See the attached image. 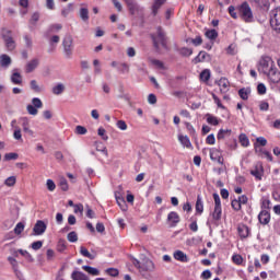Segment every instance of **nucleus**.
Segmentation results:
<instances>
[{"mask_svg":"<svg viewBox=\"0 0 280 280\" xmlns=\"http://www.w3.org/2000/svg\"><path fill=\"white\" fill-rule=\"evenodd\" d=\"M258 72L267 75L268 82H270V84H279L280 71L275 65L272 58L268 56L262 57L258 65Z\"/></svg>","mask_w":280,"mask_h":280,"instance_id":"f257e3e1","label":"nucleus"},{"mask_svg":"<svg viewBox=\"0 0 280 280\" xmlns=\"http://www.w3.org/2000/svg\"><path fill=\"white\" fill-rule=\"evenodd\" d=\"M131 264L139 270L141 277L147 280L152 279V273L156 270V265H154V261H152L150 258H144L142 261H140L137 258H131Z\"/></svg>","mask_w":280,"mask_h":280,"instance_id":"f03ea898","label":"nucleus"},{"mask_svg":"<svg viewBox=\"0 0 280 280\" xmlns=\"http://www.w3.org/2000/svg\"><path fill=\"white\" fill-rule=\"evenodd\" d=\"M151 38L153 40L154 48L159 51L161 47L163 49H167V37L165 36V32H163V28L159 26L156 28V33L151 35Z\"/></svg>","mask_w":280,"mask_h":280,"instance_id":"7ed1b4c3","label":"nucleus"},{"mask_svg":"<svg viewBox=\"0 0 280 280\" xmlns=\"http://www.w3.org/2000/svg\"><path fill=\"white\" fill-rule=\"evenodd\" d=\"M0 35L8 51H14L16 49V40L12 37V31L8 27H2Z\"/></svg>","mask_w":280,"mask_h":280,"instance_id":"20e7f679","label":"nucleus"},{"mask_svg":"<svg viewBox=\"0 0 280 280\" xmlns=\"http://www.w3.org/2000/svg\"><path fill=\"white\" fill-rule=\"evenodd\" d=\"M238 16L245 23H253L255 21V16L253 15V9L248 2H243L241 5L237 7Z\"/></svg>","mask_w":280,"mask_h":280,"instance_id":"39448f33","label":"nucleus"},{"mask_svg":"<svg viewBox=\"0 0 280 280\" xmlns=\"http://www.w3.org/2000/svg\"><path fill=\"white\" fill-rule=\"evenodd\" d=\"M131 16H143V7L139 5L135 0H124Z\"/></svg>","mask_w":280,"mask_h":280,"instance_id":"423d86ee","label":"nucleus"},{"mask_svg":"<svg viewBox=\"0 0 280 280\" xmlns=\"http://www.w3.org/2000/svg\"><path fill=\"white\" fill-rule=\"evenodd\" d=\"M270 25L277 34H280V7L270 11Z\"/></svg>","mask_w":280,"mask_h":280,"instance_id":"0eeeda50","label":"nucleus"},{"mask_svg":"<svg viewBox=\"0 0 280 280\" xmlns=\"http://www.w3.org/2000/svg\"><path fill=\"white\" fill-rule=\"evenodd\" d=\"M62 47L66 58H71V56H73V37H71V35L63 38Z\"/></svg>","mask_w":280,"mask_h":280,"instance_id":"6e6552de","label":"nucleus"},{"mask_svg":"<svg viewBox=\"0 0 280 280\" xmlns=\"http://www.w3.org/2000/svg\"><path fill=\"white\" fill-rule=\"evenodd\" d=\"M250 174L256 178V180H261V178H264V164H261V162H257L250 170Z\"/></svg>","mask_w":280,"mask_h":280,"instance_id":"1a4fd4ad","label":"nucleus"},{"mask_svg":"<svg viewBox=\"0 0 280 280\" xmlns=\"http://www.w3.org/2000/svg\"><path fill=\"white\" fill-rule=\"evenodd\" d=\"M33 231H34L35 235H43V233H45L47 231V223L43 220H38L35 223Z\"/></svg>","mask_w":280,"mask_h":280,"instance_id":"9d476101","label":"nucleus"},{"mask_svg":"<svg viewBox=\"0 0 280 280\" xmlns=\"http://www.w3.org/2000/svg\"><path fill=\"white\" fill-rule=\"evenodd\" d=\"M38 65H40V60H38V58L31 59L25 65V73H33V71H36L38 68Z\"/></svg>","mask_w":280,"mask_h":280,"instance_id":"9b49d317","label":"nucleus"},{"mask_svg":"<svg viewBox=\"0 0 280 280\" xmlns=\"http://www.w3.org/2000/svg\"><path fill=\"white\" fill-rule=\"evenodd\" d=\"M217 84L221 93H229V90L231 89V83L229 82V79L221 78L219 81H217Z\"/></svg>","mask_w":280,"mask_h":280,"instance_id":"f8f14e48","label":"nucleus"},{"mask_svg":"<svg viewBox=\"0 0 280 280\" xmlns=\"http://www.w3.org/2000/svg\"><path fill=\"white\" fill-rule=\"evenodd\" d=\"M173 257H174V259H176V261H180L182 264L189 262V257L187 256V254H185L180 249L175 250L174 254H173Z\"/></svg>","mask_w":280,"mask_h":280,"instance_id":"ddd939ff","label":"nucleus"},{"mask_svg":"<svg viewBox=\"0 0 280 280\" xmlns=\"http://www.w3.org/2000/svg\"><path fill=\"white\" fill-rule=\"evenodd\" d=\"M12 84L21 86L23 84V77L19 73V69H13L10 78Z\"/></svg>","mask_w":280,"mask_h":280,"instance_id":"4468645a","label":"nucleus"},{"mask_svg":"<svg viewBox=\"0 0 280 280\" xmlns=\"http://www.w3.org/2000/svg\"><path fill=\"white\" fill-rule=\"evenodd\" d=\"M20 122L22 124L23 131L26 132V135H30V137H34V131L30 129V119L27 117L20 118Z\"/></svg>","mask_w":280,"mask_h":280,"instance_id":"2eb2a0df","label":"nucleus"},{"mask_svg":"<svg viewBox=\"0 0 280 280\" xmlns=\"http://www.w3.org/2000/svg\"><path fill=\"white\" fill-rule=\"evenodd\" d=\"M258 220L260 224H270V212L268 210H261L258 214Z\"/></svg>","mask_w":280,"mask_h":280,"instance_id":"dca6fc26","label":"nucleus"},{"mask_svg":"<svg viewBox=\"0 0 280 280\" xmlns=\"http://www.w3.org/2000/svg\"><path fill=\"white\" fill-rule=\"evenodd\" d=\"M237 231H238V235H240L241 240H246V237H248V235H250V229L247 228V225H245V224H240L237 226Z\"/></svg>","mask_w":280,"mask_h":280,"instance_id":"f3484780","label":"nucleus"},{"mask_svg":"<svg viewBox=\"0 0 280 280\" xmlns=\"http://www.w3.org/2000/svg\"><path fill=\"white\" fill-rule=\"evenodd\" d=\"M167 221L171 222V226H176L180 222V215L176 211H172L167 215Z\"/></svg>","mask_w":280,"mask_h":280,"instance_id":"a211bd4d","label":"nucleus"},{"mask_svg":"<svg viewBox=\"0 0 280 280\" xmlns=\"http://www.w3.org/2000/svg\"><path fill=\"white\" fill-rule=\"evenodd\" d=\"M167 0H154L152 5V14L153 16H156L159 14V10H161V7L165 5V2Z\"/></svg>","mask_w":280,"mask_h":280,"instance_id":"6ab92c4d","label":"nucleus"},{"mask_svg":"<svg viewBox=\"0 0 280 280\" xmlns=\"http://www.w3.org/2000/svg\"><path fill=\"white\" fill-rule=\"evenodd\" d=\"M195 209H196V213H198L199 215H202L205 211V203L202 202V197L200 195L197 197Z\"/></svg>","mask_w":280,"mask_h":280,"instance_id":"aec40b11","label":"nucleus"},{"mask_svg":"<svg viewBox=\"0 0 280 280\" xmlns=\"http://www.w3.org/2000/svg\"><path fill=\"white\" fill-rule=\"evenodd\" d=\"M19 253L20 255H22V257H25V259H27L30 262L34 261V257L32 256V254H30V252L25 249H18L16 252L13 253L14 257H19Z\"/></svg>","mask_w":280,"mask_h":280,"instance_id":"412c9836","label":"nucleus"},{"mask_svg":"<svg viewBox=\"0 0 280 280\" xmlns=\"http://www.w3.org/2000/svg\"><path fill=\"white\" fill-rule=\"evenodd\" d=\"M82 270L88 272V275H92V277H100V270L97 268L84 265L82 266Z\"/></svg>","mask_w":280,"mask_h":280,"instance_id":"4be33fe9","label":"nucleus"},{"mask_svg":"<svg viewBox=\"0 0 280 280\" xmlns=\"http://www.w3.org/2000/svg\"><path fill=\"white\" fill-rule=\"evenodd\" d=\"M65 93V85L62 83H57L51 88L52 95H62Z\"/></svg>","mask_w":280,"mask_h":280,"instance_id":"5701e85b","label":"nucleus"},{"mask_svg":"<svg viewBox=\"0 0 280 280\" xmlns=\"http://www.w3.org/2000/svg\"><path fill=\"white\" fill-rule=\"evenodd\" d=\"M207 60H211V56L207 51H200L195 58V62H205Z\"/></svg>","mask_w":280,"mask_h":280,"instance_id":"b1692460","label":"nucleus"},{"mask_svg":"<svg viewBox=\"0 0 280 280\" xmlns=\"http://www.w3.org/2000/svg\"><path fill=\"white\" fill-rule=\"evenodd\" d=\"M71 279L72 280H90L89 276H86L84 272L82 271H73L71 273Z\"/></svg>","mask_w":280,"mask_h":280,"instance_id":"393cba45","label":"nucleus"},{"mask_svg":"<svg viewBox=\"0 0 280 280\" xmlns=\"http://www.w3.org/2000/svg\"><path fill=\"white\" fill-rule=\"evenodd\" d=\"M0 65L1 67H10L12 65V58H10L8 55H1Z\"/></svg>","mask_w":280,"mask_h":280,"instance_id":"a878e982","label":"nucleus"},{"mask_svg":"<svg viewBox=\"0 0 280 280\" xmlns=\"http://www.w3.org/2000/svg\"><path fill=\"white\" fill-rule=\"evenodd\" d=\"M79 16L83 21V23H89V9L81 8L79 11Z\"/></svg>","mask_w":280,"mask_h":280,"instance_id":"bb28decb","label":"nucleus"},{"mask_svg":"<svg viewBox=\"0 0 280 280\" xmlns=\"http://www.w3.org/2000/svg\"><path fill=\"white\" fill-rule=\"evenodd\" d=\"M178 141L182 143L184 148H191V141L189 140V137L179 135Z\"/></svg>","mask_w":280,"mask_h":280,"instance_id":"cd10ccee","label":"nucleus"},{"mask_svg":"<svg viewBox=\"0 0 280 280\" xmlns=\"http://www.w3.org/2000/svg\"><path fill=\"white\" fill-rule=\"evenodd\" d=\"M58 43H60V36L54 35L52 37H50V39H49L50 49L48 51L49 52L54 51V49H56V45H58Z\"/></svg>","mask_w":280,"mask_h":280,"instance_id":"c85d7f7f","label":"nucleus"},{"mask_svg":"<svg viewBox=\"0 0 280 280\" xmlns=\"http://www.w3.org/2000/svg\"><path fill=\"white\" fill-rule=\"evenodd\" d=\"M238 139L243 148H248L250 145V140L248 139V136H246V133H241Z\"/></svg>","mask_w":280,"mask_h":280,"instance_id":"c756f323","label":"nucleus"},{"mask_svg":"<svg viewBox=\"0 0 280 280\" xmlns=\"http://www.w3.org/2000/svg\"><path fill=\"white\" fill-rule=\"evenodd\" d=\"M8 261L11 265L13 272H19V261L16 258L9 256Z\"/></svg>","mask_w":280,"mask_h":280,"instance_id":"7c9ffc66","label":"nucleus"},{"mask_svg":"<svg viewBox=\"0 0 280 280\" xmlns=\"http://www.w3.org/2000/svg\"><path fill=\"white\" fill-rule=\"evenodd\" d=\"M238 95L241 100H248V95H250V88H243L238 91Z\"/></svg>","mask_w":280,"mask_h":280,"instance_id":"2f4dec72","label":"nucleus"},{"mask_svg":"<svg viewBox=\"0 0 280 280\" xmlns=\"http://www.w3.org/2000/svg\"><path fill=\"white\" fill-rule=\"evenodd\" d=\"M80 254L82 257H86L88 259H95V255L90 254L89 249H86L84 246L80 247Z\"/></svg>","mask_w":280,"mask_h":280,"instance_id":"473e14b6","label":"nucleus"},{"mask_svg":"<svg viewBox=\"0 0 280 280\" xmlns=\"http://www.w3.org/2000/svg\"><path fill=\"white\" fill-rule=\"evenodd\" d=\"M207 122L210 124V126H218L220 119L211 114H207Z\"/></svg>","mask_w":280,"mask_h":280,"instance_id":"72a5a7b5","label":"nucleus"},{"mask_svg":"<svg viewBox=\"0 0 280 280\" xmlns=\"http://www.w3.org/2000/svg\"><path fill=\"white\" fill-rule=\"evenodd\" d=\"M205 36L208 37L209 40H215V38H218V31L208 30L206 31Z\"/></svg>","mask_w":280,"mask_h":280,"instance_id":"f704fd0d","label":"nucleus"},{"mask_svg":"<svg viewBox=\"0 0 280 280\" xmlns=\"http://www.w3.org/2000/svg\"><path fill=\"white\" fill-rule=\"evenodd\" d=\"M229 135H231V129H220L217 135V139L219 141H222V139H224Z\"/></svg>","mask_w":280,"mask_h":280,"instance_id":"c9c22d12","label":"nucleus"},{"mask_svg":"<svg viewBox=\"0 0 280 280\" xmlns=\"http://www.w3.org/2000/svg\"><path fill=\"white\" fill-rule=\"evenodd\" d=\"M211 78V70L206 69L200 73V80H202V82H209Z\"/></svg>","mask_w":280,"mask_h":280,"instance_id":"e433bc0d","label":"nucleus"},{"mask_svg":"<svg viewBox=\"0 0 280 280\" xmlns=\"http://www.w3.org/2000/svg\"><path fill=\"white\" fill-rule=\"evenodd\" d=\"M232 261L236 266H242V264H244V257H242V255H240V254H234L232 256Z\"/></svg>","mask_w":280,"mask_h":280,"instance_id":"4c0bfd02","label":"nucleus"},{"mask_svg":"<svg viewBox=\"0 0 280 280\" xmlns=\"http://www.w3.org/2000/svg\"><path fill=\"white\" fill-rule=\"evenodd\" d=\"M222 156V153L220 150L212 148L210 149V159L211 161H215L218 158Z\"/></svg>","mask_w":280,"mask_h":280,"instance_id":"58836bf2","label":"nucleus"},{"mask_svg":"<svg viewBox=\"0 0 280 280\" xmlns=\"http://www.w3.org/2000/svg\"><path fill=\"white\" fill-rule=\"evenodd\" d=\"M62 30V24H52L48 27V34H56Z\"/></svg>","mask_w":280,"mask_h":280,"instance_id":"ea45409f","label":"nucleus"},{"mask_svg":"<svg viewBox=\"0 0 280 280\" xmlns=\"http://www.w3.org/2000/svg\"><path fill=\"white\" fill-rule=\"evenodd\" d=\"M212 218H213V220H215V222L221 220L222 219V208H214V210L212 212Z\"/></svg>","mask_w":280,"mask_h":280,"instance_id":"a19ab883","label":"nucleus"},{"mask_svg":"<svg viewBox=\"0 0 280 280\" xmlns=\"http://www.w3.org/2000/svg\"><path fill=\"white\" fill-rule=\"evenodd\" d=\"M116 201L121 211H128V206H126V200L122 197H116Z\"/></svg>","mask_w":280,"mask_h":280,"instance_id":"79ce46f5","label":"nucleus"},{"mask_svg":"<svg viewBox=\"0 0 280 280\" xmlns=\"http://www.w3.org/2000/svg\"><path fill=\"white\" fill-rule=\"evenodd\" d=\"M25 231V224L23 222H19L14 228L15 235H21Z\"/></svg>","mask_w":280,"mask_h":280,"instance_id":"37998d69","label":"nucleus"},{"mask_svg":"<svg viewBox=\"0 0 280 280\" xmlns=\"http://www.w3.org/2000/svg\"><path fill=\"white\" fill-rule=\"evenodd\" d=\"M67 240L71 242V244H75V242H78V233L75 231L68 233Z\"/></svg>","mask_w":280,"mask_h":280,"instance_id":"c03bdc74","label":"nucleus"},{"mask_svg":"<svg viewBox=\"0 0 280 280\" xmlns=\"http://www.w3.org/2000/svg\"><path fill=\"white\" fill-rule=\"evenodd\" d=\"M7 187H14L16 185V176H10L4 180Z\"/></svg>","mask_w":280,"mask_h":280,"instance_id":"a18cd8bd","label":"nucleus"},{"mask_svg":"<svg viewBox=\"0 0 280 280\" xmlns=\"http://www.w3.org/2000/svg\"><path fill=\"white\" fill-rule=\"evenodd\" d=\"M71 12H73V3H69L66 8H63L61 14L62 16H69Z\"/></svg>","mask_w":280,"mask_h":280,"instance_id":"49530a36","label":"nucleus"},{"mask_svg":"<svg viewBox=\"0 0 280 280\" xmlns=\"http://www.w3.org/2000/svg\"><path fill=\"white\" fill-rule=\"evenodd\" d=\"M16 159H19V154L18 153H5L4 154V161H16Z\"/></svg>","mask_w":280,"mask_h":280,"instance_id":"de8ad7c7","label":"nucleus"},{"mask_svg":"<svg viewBox=\"0 0 280 280\" xmlns=\"http://www.w3.org/2000/svg\"><path fill=\"white\" fill-rule=\"evenodd\" d=\"M270 199L268 197L261 198V209H270Z\"/></svg>","mask_w":280,"mask_h":280,"instance_id":"09e8293b","label":"nucleus"},{"mask_svg":"<svg viewBox=\"0 0 280 280\" xmlns=\"http://www.w3.org/2000/svg\"><path fill=\"white\" fill-rule=\"evenodd\" d=\"M31 89L35 93H40V91H43V89L38 86V82H36V80L31 81Z\"/></svg>","mask_w":280,"mask_h":280,"instance_id":"8fccbe9b","label":"nucleus"},{"mask_svg":"<svg viewBox=\"0 0 280 280\" xmlns=\"http://www.w3.org/2000/svg\"><path fill=\"white\" fill-rule=\"evenodd\" d=\"M231 205H232V209H234V211H241L242 210V203H240L238 199H233Z\"/></svg>","mask_w":280,"mask_h":280,"instance_id":"3c124183","label":"nucleus"},{"mask_svg":"<svg viewBox=\"0 0 280 280\" xmlns=\"http://www.w3.org/2000/svg\"><path fill=\"white\" fill-rule=\"evenodd\" d=\"M97 133H98V137H102L103 141H108L106 129H104L103 127H100Z\"/></svg>","mask_w":280,"mask_h":280,"instance_id":"603ef678","label":"nucleus"},{"mask_svg":"<svg viewBox=\"0 0 280 280\" xmlns=\"http://www.w3.org/2000/svg\"><path fill=\"white\" fill-rule=\"evenodd\" d=\"M214 208H222V202L220 200V195L217 192L213 194Z\"/></svg>","mask_w":280,"mask_h":280,"instance_id":"864d4df0","label":"nucleus"},{"mask_svg":"<svg viewBox=\"0 0 280 280\" xmlns=\"http://www.w3.org/2000/svg\"><path fill=\"white\" fill-rule=\"evenodd\" d=\"M206 143H208V145H215V136L213 133H210L206 138Z\"/></svg>","mask_w":280,"mask_h":280,"instance_id":"5fc2aeb1","label":"nucleus"},{"mask_svg":"<svg viewBox=\"0 0 280 280\" xmlns=\"http://www.w3.org/2000/svg\"><path fill=\"white\" fill-rule=\"evenodd\" d=\"M31 247L33 250H40L43 248V241L33 242Z\"/></svg>","mask_w":280,"mask_h":280,"instance_id":"6e6d98bb","label":"nucleus"},{"mask_svg":"<svg viewBox=\"0 0 280 280\" xmlns=\"http://www.w3.org/2000/svg\"><path fill=\"white\" fill-rule=\"evenodd\" d=\"M46 257L47 261H54V257H56V252H54V249H47Z\"/></svg>","mask_w":280,"mask_h":280,"instance_id":"4d7b16f0","label":"nucleus"},{"mask_svg":"<svg viewBox=\"0 0 280 280\" xmlns=\"http://www.w3.org/2000/svg\"><path fill=\"white\" fill-rule=\"evenodd\" d=\"M106 272L109 275V277H119V270L115 268H108L106 269Z\"/></svg>","mask_w":280,"mask_h":280,"instance_id":"13d9d810","label":"nucleus"},{"mask_svg":"<svg viewBox=\"0 0 280 280\" xmlns=\"http://www.w3.org/2000/svg\"><path fill=\"white\" fill-rule=\"evenodd\" d=\"M96 150L97 152H102L103 154H105V156H108V150L102 143H98L96 145Z\"/></svg>","mask_w":280,"mask_h":280,"instance_id":"bf43d9fd","label":"nucleus"},{"mask_svg":"<svg viewBox=\"0 0 280 280\" xmlns=\"http://www.w3.org/2000/svg\"><path fill=\"white\" fill-rule=\"evenodd\" d=\"M116 126L119 130H128V125L124 120H118Z\"/></svg>","mask_w":280,"mask_h":280,"instance_id":"052dcab7","label":"nucleus"},{"mask_svg":"<svg viewBox=\"0 0 280 280\" xmlns=\"http://www.w3.org/2000/svg\"><path fill=\"white\" fill-rule=\"evenodd\" d=\"M13 137H14V139H16V141H21V139L23 138V135H21V128L15 127Z\"/></svg>","mask_w":280,"mask_h":280,"instance_id":"680f3d73","label":"nucleus"},{"mask_svg":"<svg viewBox=\"0 0 280 280\" xmlns=\"http://www.w3.org/2000/svg\"><path fill=\"white\" fill-rule=\"evenodd\" d=\"M259 8H268V0H252Z\"/></svg>","mask_w":280,"mask_h":280,"instance_id":"e2e57ef3","label":"nucleus"},{"mask_svg":"<svg viewBox=\"0 0 280 280\" xmlns=\"http://www.w3.org/2000/svg\"><path fill=\"white\" fill-rule=\"evenodd\" d=\"M59 185H60L62 191L69 190V184L67 183V180L65 178L60 179Z\"/></svg>","mask_w":280,"mask_h":280,"instance_id":"0e129e2a","label":"nucleus"},{"mask_svg":"<svg viewBox=\"0 0 280 280\" xmlns=\"http://www.w3.org/2000/svg\"><path fill=\"white\" fill-rule=\"evenodd\" d=\"M257 92L259 93V95H266V84L259 83L257 85Z\"/></svg>","mask_w":280,"mask_h":280,"instance_id":"69168bd1","label":"nucleus"},{"mask_svg":"<svg viewBox=\"0 0 280 280\" xmlns=\"http://www.w3.org/2000/svg\"><path fill=\"white\" fill-rule=\"evenodd\" d=\"M48 191H54L56 189V183L51 179H47L46 182Z\"/></svg>","mask_w":280,"mask_h":280,"instance_id":"338daca9","label":"nucleus"},{"mask_svg":"<svg viewBox=\"0 0 280 280\" xmlns=\"http://www.w3.org/2000/svg\"><path fill=\"white\" fill-rule=\"evenodd\" d=\"M88 130L83 126H77L75 127V133L77 135H86Z\"/></svg>","mask_w":280,"mask_h":280,"instance_id":"774afa93","label":"nucleus"}]
</instances>
